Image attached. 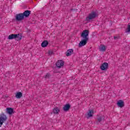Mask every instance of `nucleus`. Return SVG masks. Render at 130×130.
<instances>
[{
  "label": "nucleus",
  "instance_id": "obj_7",
  "mask_svg": "<svg viewBox=\"0 0 130 130\" xmlns=\"http://www.w3.org/2000/svg\"><path fill=\"white\" fill-rule=\"evenodd\" d=\"M63 61L60 60L57 61L56 66L57 68H61V67H63Z\"/></svg>",
  "mask_w": 130,
  "mask_h": 130
},
{
  "label": "nucleus",
  "instance_id": "obj_16",
  "mask_svg": "<svg viewBox=\"0 0 130 130\" xmlns=\"http://www.w3.org/2000/svg\"><path fill=\"white\" fill-rule=\"evenodd\" d=\"M73 52H74V50H73V49L68 50L66 52L67 56H70V55L72 54Z\"/></svg>",
  "mask_w": 130,
  "mask_h": 130
},
{
  "label": "nucleus",
  "instance_id": "obj_19",
  "mask_svg": "<svg viewBox=\"0 0 130 130\" xmlns=\"http://www.w3.org/2000/svg\"><path fill=\"white\" fill-rule=\"evenodd\" d=\"M126 32H127V33H128L130 32V25L129 24H128Z\"/></svg>",
  "mask_w": 130,
  "mask_h": 130
},
{
  "label": "nucleus",
  "instance_id": "obj_20",
  "mask_svg": "<svg viewBox=\"0 0 130 130\" xmlns=\"http://www.w3.org/2000/svg\"><path fill=\"white\" fill-rule=\"evenodd\" d=\"M53 53V52H52V51H51V50L49 51V55H51V54H52Z\"/></svg>",
  "mask_w": 130,
  "mask_h": 130
},
{
  "label": "nucleus",
  "instance_id": "obj_8",
  "mask_svg": "<svg viewBox=\"0 0 130 130\" xmlns=\"http://www.w3.org/2000/svg\"><path fill=\"white\" fill-rule=\"evenodd\" d=\"M99 13L98 11H92L90 14L89 17H97Z\"/></svg>",
  "mask_w": 130,
  "mask_h": 130
},
{
  "label": "nucleus",
  "instance_id": "obj_2",
  "mask_svg": "<svg viewBox=\"0 0 130 130\" xmlns=\"http://www.w3.org/2000/svg\"><path fill=\"white\" fill-rule=\"evenodd\" d=\"M7 119H8L7 115L4 114H1L0 115V127H2V125H3L4 122H6Z\"/></svg>",
  "mask_w": 130,
  "mask_h": 130
},
{
  "label": "nucleus",
  "instance_id": "obj_17",
  "mask_svg": "<svg viewBox=\"0 0 130 130\" xmlns=\"http://www.w3.org/2000/svg\"><path fill=\"white\" fill-rule=\"evenodd\" d=\"M48 45V41H44L41 44L42 47H46Z\"/></svg>",
  "mask_w": 130,
  "mask_h": 130
},
{
  "label": "nucleus",
  "instance_id": "obj_10",
  "mask_svg": "<svg viewBox=\"0 0 130 130\" xmlns=\"http://www.w3.org/2000/svg\"><path fill=\"white\" fill-rule=\"evenodd\" d=\"M6 112L9 115L13 114L14 113V110L11 108H7L6 109Z\"/></svg>",
  "mask_w": 130,
  "mask_h": 130
},
{
  "label": "nucleus",
  "instance_id": "obj_23",
  "mask_svg": "<svg viewBox=\"0 0 130 130\" xmlns=\"http://www.w3.org/2000/svg\"><path fill=\"white\" fill-rule=\"evenodd\" d=\"M47 77H49V74H47L46 78H47Z\"/></svg>",
  "mask_w": 130,
  "mask_h": 130
},
{
  "label": "nucleus",
  "instance_id": "obj_13",
  "mask_svg": "<svg viewBox=\"0 0 130 130\" xmlns=\"http://www.w3.org/2000/svg\"><path fill=\"white\" fill-rule=\"evenodd\" d=\"M60 111V110L57 107H55L53 109V112L54 113V114H58Z\"/></svg>",
  "mask_w": 130,
  "mask_h": 130
},
{
  "label": "nucleus",
  "instance_id": "obj_22",
  "mask_svg": "<svg viewBox=\"0 0 130 130\" xmlns=\"http://www.w3.org/2000/svg\"><path fill=\"white\" fill-rule=\"evenodd\" d=\"M93 18H94V17H88V18L90 19H93Z\"/></svg>",
  "mask_w": 130,
  "mask_h": 130
},
{
  "label": "nucleus",
  "instance_id": "obj_11",
  "mask_svg": "<svg viewBox=\"0 0 130 130\" xmlns=\"http://www.w3.org/2000/svg\"><path fill=\"white\" fill-rule=\"evenodd\" d=\"M94 114V111L93 110H89L87 113V117H92Z\"/></svg>",
  "mask_w": 130,
  "mask_h": 130
},
{
  "label": "nucleus",
  "instance_id": "obj_14",
  "mask_svg": "<svg viewBox=\"0 0 130 130\" xmlns=\"http://www.w3.org/2000/svg\"><path fill=\"white\" fill-rule=\"evenodd\" d=\"M117 105L119 107H123L124 103L122 100L118 101L117 102Z\"/></svg>",
  "mask_w": 130,
  "mask_h": 130
},
{
  "label": "nucleus",
  "instance_id": "obj_24",
  "mask_svg": "<svg viewBox=\"0 0 130 130\" xmlns=\"http://www.w3.org/2000/svg\"><path fill=\"white\" fill-rule=\"evenodd\" d=\"M114 39H116V37H114Z\"/></svg>",
  "mask_w": 130,
  "mask_h": 130
},
{
  "label": "nucleus",
  "instance_id": "obj_1",
  "mask_svg": "<svg viewBox=\"0 0 130 130\" xmlns=\"http://www.w3.org/2000/svg\"><path fill=\"white\" fill-rule=\"evenodd\" d=\"M17 38V40H21L22 39V35L20 34H12L9 36L8 39L11 40L12 39H15Z\"/></svg>",
  "mask_w": 130,
  "mask_h": 130
},
{
  "label": "nucleus",
  "instance_id": "obj_9",
  "mask_svg": "<svg viewBox=\"0 0 130 130\" xmlns=\"http://www.w3.org/2000/svg\"><path fill=\"white\" fill-rule=\"evenodd\" d=\"M70 108H71V105L68 104L64 105L63 107V110L64 111H69V110H70Z\"/></svg>",
  "mask_w": 130,
  "mask_h": 130
},
{
  "label": "nucleus",
  "instance_id": "obj_5",
  "mask_svg": "<svg viewBox=\"0 0 130 130\" xmlns=\"http://www.w3.org/2000/svg\"><path fill=\"white\" fill-rule=\"evenodd\" d=\"M89 39H83L79 44V47H82V46H85V44H87V42H88Z\"/></svg>",
  "mask_w": 130,
  "mask_h": 130
},
{
  "label": "nucleus",
  "instance_id": "obj_12",
  "mask_svg": "<svg viewBox=\"0 0 130 130\" xmlns=\"http://www.w3.org/2000/svg\"><path fill=\"white\" fill-rule=\"evenodd\" d=\"M22 96H23V94L21 92H17L15 93V97L17 99H20Z\"/></svg>",
  "mask_w": 130,
  "mask_h": 130
},
{
  "label": "nucleus",
  "instance_id": "obj_18",
  "mask_svg": "<svg viewBox=\"0 0 130 130\" xmlns=\"http://www.w3.org/2000/svg\"><path fill=\"white\" fill-rule=\"evenodd\" d=\"M24 19V17H16V19L17 21H21Z\"/></svg>",
  "mask_w": 130,
  "mask_h": 130
},
{
  "label": "nucleus",
  "instance_id": "obj_15",
  "mask_svg": "<svg viewBox=\"0 0 130 130\" xmlns=\"http://www.w3.org/2000/svg\"><path fill=\"white\" fill-rule=\"evenodd\" d=\"M106 50V47L103 45H101L99 47L100 51H105Z\"/></svg>",
  "mask_w": 130,
  "mask_h": 130
},
{
  "label": "nucleus",
  "instance_id": "obj_21",
  "mask_svg": "<svg viewBox=\"0 0 130 130\" xmlns=\"http://www.w3.org/2000/svg\"><path fill=\"white\" fill-rule=\"evenodd\" d=\"M98 121H101V120H102V118H101V117L98 118Z\"/></svg>",
  "mask_w": 130,
  "mask_h": 130
},
{
  "label": "nucleus",
  "instance_id": "obj_6",
  "mask_svg": "<svg viewBox=\"0 0 130 130\" xmlns=\"http://www.w3.org/2000/svg\"><path fill=\"white\" fill-rule=\"evenodd\" d=\"M108 69V63L104 62L101 66V70L102 71H106Z\"/></svg>",
  "mask_w": 130,
  "mask_h": 130
},
{
  "label": "nucleus",
  "instance_id": "obj_4",
  "mask_svg": "<svg viewBox=\"0 0 130 130\" xmlns=\"http://www.w3.org/2000/svg\"><path fill=\"white\" fill-rule=\"evenodd\" d=\"M88 35H89V30H85L82 32L81 34V37H82L83 39H89V38H88Z\"/></svg>",
  "mask_w": 130,
  "mask_h": 130
},
{
  "label": "nucleus",
  "instance_id": "obj_3",
  "mask_svg": "<svg viewBox=\"0 0 130 130\" xmlns=\"http://www.w3.org/2000/svg\"><path fill=\"white\" fill-rule=\"evenodd\" d=\"M31 14V11L29 10H26L23 12V13H20L17 14L16 17H29Z\"/></svg>",
  "mask_w": 130,
  "mask_h": 130
}]
</instances>
